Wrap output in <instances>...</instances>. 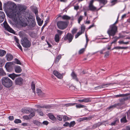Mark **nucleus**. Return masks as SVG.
Here are the masks:
<instances>
[{
  "mask_svg": "<svg viewBox=\"0 0 130 130\" xmlns=\"http://www.w3.org/2000/svg\"><path fill=\"white\" fill-rule=\"evenodd\" d=\"M85 36H86V44L85 46V48H86V46H87L88 42L89 40L87 38V35L86 34Z\"/></svg>",
  "mask_w": 130,
  "mask_h": 130,
  "instance_id": "obj_54",
  "label": "nucleus"
},
{
  "mask_svg": "<svg viewBox=\"0 0 130 130\" xmlns=\"http://www.w3.org/2000/svg\"><path fill=\"white\" fill-rule=\"evenodd\" d=\"M61 58V55H58L56 57L55 60V62L56 63H57L58 62L59 60Z\"/></svg>",
  "mask_w": 130,
  "mask_h": 130,
  "instance_id": "obj_33",
  "label": "nucleus"
},
{
  "mask_svg": "<svg viewBox=\"0 0 130 130\" xmlns=\"http://www.w3.org/2000/svg\"><path fill=\"white\" fill-rule=\"evenodd\" d=\"M118 3L117 0H112L111 2V6H113Z\"/></svg>",
  "mask_w": 130,
  "mask_h": 130,
  "instance_id": "obj_38",
  "label": "nucleus"
},
{
  "mask_svg": "<svg viewBox=\"0 0 130 130\" xmlns=\"http://www.w3.org/2000/svg\"><path fill=\"white\" fill-rule=\"evenodd\" d=\"M121 123H125L127 122V121L126 119L125 116L121 119Z\"/></svg>",
  "mask_w": 130,
  "mask_h": 130,
  "instance_id": "obj_35",
  "label": "nucleus"
},
{
  "mask_svg": "<svg viewBox=\"0 0 130 130\" xmlns=\"http://www.w3.org/2000/svg\"><path fill=\"white\" fill-rule=\"evenodd\" d=\"M127 48V47H120V46H116L114 48L112 49H126Z\"/></svg>",
  "mask_w": 130,
  "mask_h": 130,
  "instance_id": "obj_31",
  "label": "nucleus"
},
{
  "mask_svg": "<svg viewBox=\"0 0 130 130\" xmlns=\"http://www.w3.org/2000/svg\"><path fill=\"white\" fill-rule=\"evenodd\" d=\"M71 76L76 81H78V79L76 75L74 72H72L71 74Z\"/></svg>",
  "mask_w": 130,
  "mask_h": 130,
  "instance_id": "obj_25",
  "label": "nucleus"
},
{
  "mask_svg": "<svg viewBox=\"0 0 130 130\" xmlns=\"http://www.w3.org/2000/svg\"><path fill=\"white\" fill-rule=\"evenodd\" d=\"M23 117L24 119L26 120L30 119L29 116H23Z\"/></svg>",
  "mask_w": 130,
  "mask_h": 130,
  "instance_id": "obj_51",
  "label": "nucleus"
},
{
  "mask_svg": "<svg viewBox=\"0 0 130 130\" xmlns=\"http://www.w3.org/2000/svg\"><path fill=\"white\" fill-rule=\"evenodd\" d=\"M55 41L57 42H58L59 41V36L58 34H56L55 35Z\"/></svg>",
  "mask_w": 130,
  "mask_h": 130,
  "instance_id": "obj_27",
  "label": "nucleus"
},
{
  "mask_svg": "<svg viewBox=\"0 0 130 130\" xmlns=\"http://www.w3.org/2000/svg\"><path fill=\"white\" fill-rule=\"evenodd\" d=\"M5 63L4 59H0V67L4 65Z\"/></svg>",
  "mask_w": 130,
  "mask_h": 130,
  "instance_id": "obj_41",
  "label": "nucleus"
},
{
  "mask_svg": "<svg viewBox=\"0 0 130 130\" xmlns=\"http://www.w3.org/2000/svg\"><path fill=\"white\" fill-rule=\"evenodd\" d=\"M125 95V94H120L119 95H116L115 96L116 98L119 97H123Z\"/></svg>",
  "mask_w": 130,
  "mask_h": 130,
  "instance_id": "obj_47",
  "label": "nucleus"
},
{
  "mask_svg": "<svg viewBox=\"0 0 130 130\" xmlns=\"http://www.w3.org/2000/svg\"><path fill=\"white\" fill-rule=\"evenodd\" d=\"M14 122L16 123H21V121L20 119H17L15 120Z\"/></svg>",
  "mask_w": 130,
  "mask_h": 130,
  "instance_id": "obj_48",
  "label": "nucleus"
},
{
  "mask_svg": "<svg viewBox=\"0 0 130 130\" xmlns=\"http://www.w3.org/2000/svg\"><path fill=\"white\" fill-rule=\"evenodd\" d=\"M70 89L71 90H75V87L73 86H70Z\"/></svg>",
  "mask_w": 130,
  "mask_h": 130,
  "instance_id": "obj_56",
  "label": "nucleus"
},
{
  "mask_svg": "<svg viewBox=\"0 0 130 130\" xmlns=\"http://www.w3.org/2000/svg\"><path fill=\"white\" fill-rule=\"evenodd\" d=\"M6 74L3 69L0 68V75L3 76L6 75Z\"/></svg>",
  "mask_w": 130,
  "mask_h": 130,
  "instance_id": "obj_29",
  "label": "nucleus"
},
{
  "mask_svg": "<svg viewBox=\"0 0 130 130\" xmlns=\"http://www.w3.org/2000/svg\"><path fill=\"white\" fill-rule=\"evenodd\" d=\"M2 83L4 86L7 88H10L12 85V81L7 77H3Z\"/></svg>",
  "mask_w": 130,
  "mask_h": 130,
  "instance_id": "obj_3",
  "label": "nucleus"
},
{
  "mask_svg": "<svg viewBox=\"0 0 130 130\" xmlns=\"http://www.w3.org/2000/svg\"><path fill=\"white\" fill-rule=\"evenodd\" d=\"M62 18L63 19L66 20H69L71 18L70 17L66 15L62 16Z\"/></svg>",
  "mask_w": 130,
  "mask_h": 130,
  "instance_id": "obj_30",
  "label": "nucleus"
},
{
  "mask_svg": "<svg viewBox=\"0 0 130 130\" xmlns=\"http://www.w3.org/2000/svg\"><path fill=\"white\" fill-rule=\"evenodd\" d=\"M5 17V15L3 11H0V23L4 21Z\"/></svg>",
  "mask_w": 130,
  "mask_h": 130,
  "instance_id": "obj_18",
  "label": "nucleus"
},
{
  "mask_svg": "<svg viewBox=\"0 0 130 130\" xmlns=\"http://www.w3.org/2000/svg\"><path fill=\"white\" fill-rule=\"evenodd\" d=\"M36 107L37 108H49L52 107L53 106L52 105H44L42 106L40 105H35Z\"/></svg>",
  "mask_w": 130,
  "mask_h": 130,
  "instance_id": "obj_16",
  "label": "nucleus"
},
{
  "mask_svg": "<svg viewBox=\"0 0 130 130\" xmlns=\"http://www.w3.org/2000/svg\"><path fill=\"white\" fill-rule=\"evenodd\" d=\"M62 118L64 121H67L69 120V118L67 116H63Z\"/></svg>",
  "mask_w": 130,
  "mask_h": 130,
  "instance_id": "obj_46",
  "label": "nucleus"
},
{
  "mask_svg": "<svg viewBox=\"0 0 130 130\" xmlns=\"http://www.w3.org/2000/svg\"><path fill=\"white\" fill-rule=\"evenodd\" d=\"M77 29L76 28L73 29L72 31V33L73 35L76 33L77 31Z\"/></svg>",
  "mask_w": 130,
  "mask_h": 130,
  "instance_id": "obj_53",
  "label": "nucleus"
},
{
  "mask_svg": "<svg viewBox=\"0 0 130 130\" xmlns=\"http://www.w3.org/2000/svg\"><path fill=\"white\" fill-rule=\"evenodd\" d=\"M6 52L3 50L0 49V56H3L5 54H6Z\"/></svg>",
  "mask_w": 130,
  "mask_h": 130,
  "instance_id": "obj_28",
  "label": "nucleus"
},
{
  "mask_svg": "<svg viewBox=\"0 0 130 130\" xmlns=\"http://www.w3.org/2000/svg\"><path fill=\"white\" fill-rule=\"evenodd\" d=\"M35 113L34 112H31L29 115L30 119L35 116Z\"/></svg>",
  "mask_w": 130,
  "mask_h": 130,
  "instance_id": "obj_49",
  "label": "nucleus"
},
{
  "mask_svg": "<svg viewBox=\"0 0 130 130\" xmlns=\"http://www.w3.org/2000/svg\"><path fill=\"white\" fill-rule=\"evenodd\" d=\"M21 41L22 45L24 47L28 48L30 46L31 42L26 38H24Z\"/></svg>",
  "mask_w": 130,
  "mask_h": 130,
  "instance_id": "obj_6",
  "label": "nucleus"
},
{
  "mask_svg": "<svg viewBox=\"0 0 130 130\" xmlns=\"http://www.w3.org/2000/svg\"><path fill=\"white\" fill-rule=\"evenodd\" d=\"M3 24L4 27L7 31L14 34H15V32L9 26L6 22L5 21L4 22Z\"/></svg>",
  "mask_w": 130,
  "mask_h": 130,
  "instance_id": "obj_7",
  "label": "nucleus"
},
{
  "mask_svg": "<svg viewBox=\"0 0 130 130\" xmlns=\"http://www.w3.org/2000/svg\"><path fill=\"white\" fill-rule=\"evenodd\" d=\"M118 43L120 44H124V42L123 41H118Z\"/></svg>",
  "mask_w": 130,
  "mask_h": 130,
  "instance_id": "obj_63",
  "label": "nucleus"
},
{
  "mask_svg": "<svg viewBox=\"0 0 130 130\" xmlns=\"http://www.w3.org/2000/svg\"><path fill=\"white\" fill-rule=\"evenodd\" d=\"M43 123L45 125H47L48 124V122L47 121H44L43 122Z\"/></svg>",
  "mask_w": 130,
  "mask_h": 130,
  "instance_id": "obj_62",
  "label": "nucleus"
},
{
  "mask_svg": "<svg viewBox=\"0 0 130 130\" xmlns=\"http://www.w3.org/2000/svg\"><path fill=\"white\" fill-rule=\"evenodd\" d=\"M6 57L8 61L11 60L13 58V56L10 53H7L6 56Z\"/></svg>",
  "mask_w": 130,
  "mask_h": 130,
  "instance_id": "obj_19",
  "label": "nucleus"
},
{
  "mask_svg": "<svg viewBox=\"0 0 130 130\" xmlns=\"http://www.w3.org/2000/svg\"><path fill=\"white\" fill-rule=\"evenodd\" d=\"M83 19V16H80L78 19V23L80 24V21L82 20Z\"/></svg>",
  "mask_w": 130,
  "mask_h": 130,
  "instance_id": "obj_52",
  "label": "nucleus"
},
{
  "mask_svg": "<svg viewBox=\"0 0 130 130\" xmlns=\"http://www.w3.org/2000/svg\"><path fill=\"white\" fill-rule=\"evenodd\" d=\"M57 32L59 35H61L63 33V31L59 30H57Z\"/></svg>",
  "mask_w": 130,
  "mask_h": 130,
  "instance_id": "obj_55",
  "label": "nucleus"
},
{
  "mask_svg": "<svg viewBox=\"0 0 130 130\" xmlns=\"http://www.w3.org/2000/svg\"><path fill=\"white\" fill-rule=\"evenodd\" d=\"M57 118L58 120H59L60 121H61L62 120L63 115H57Z\"/></svg>",
  "mask_w": 130,
  "mask_h": 130,
  "instance_id": "obj_34",
  "label": "nucleus"
},
{
  "mask_svg": "<svg viewBox=\"0 0 130 130\" xmlns=\"http://www.w3.org/2000/svg\"><path fill=\"white\" fill-rule=\"evenodd\" d=\"M57 25L59 29L63 30L66 28L67 27L68 24L66 22L60 21L57 22Z\"/></svg>",
  "mask_w": 130,
  "mask_h": 130,
  "instance_id": "obj_5",
  "label": "nucleus"
},
{
  "mask_svg": "<svg viewBox=\"0 0 130 130\" xmlns=\"http://www.w3.org/2000/svg\"><path fill=\"white\" fill-rule=\"evenodd\" d=\"M94 2V0H91L89 3L88 7L89 10L94 11L96 10V7L94 6L93 5V3Z\"/></svg>",
  "mask_w": 130,
  "mask_h": 130,
  "instance_id": "obj_10",
  "label": "nucleus"
},
{
  "mask_svg": "<svg viewBox=\"0 0 130 130\" xmlns=\"http://www.w3.org/2000/svg\"><path fill=\"white\" fill-rule=\"evenodd\" d=\"M14 70L15 72L17 73H20L22 71V69L19 66H17L15 67Z\"/></svg>",
  "mask_w": 130,
  "mask_h": 130,
  "instance_id": "obj_22",
  "label": "nucleus"
},
{
  "mask_svg": "<svg viewBox=\"0 0 130 130\" xmlns=\"http://www.w3.org/2000/svg\"><path fill=\"white\" fill-rule=\"evenodd\" d=\"M34 109H32L29 108H26L24 109V112L26 113H29L30 112L34 111L35 110Z\"/></svg>",
  "mask_w": 130,
  "mask_h": 130,
  "instance_id": "obj_20",
  "label": "nucleus"
},
{
  "mask_svg": "<svg viewBox=\"0 0 130 130\" xmlns=\"http://www.w3.org/2000/svg\"><path fill=\"white\" fill-rule=\"evenodd\" d=\"M36 111H37L38 114L42 116H43V113L40 110L38 109L36 110Z\"/></svg>",
  "mask_w": 130,
  "mask_h": 130,
  "instance_id": "obj_37",
  "label": "nucleus"
},
{
  "mask_svg": "<svg viewBox=\"0 0 130 130\" xmlns=\"http://www.w3.org/2000/svg\"><path fill=\"white\" fill-rule=\"evenodd\" d=\"M37 93L38 95L40 97H43L44 96V94L39 89H37Z\"/></svg>",
  "mask_w": 130,
  "mask_h": 130,
  "instance_id": "obj_21",
  "label": "nucleus"
},
{
  "mask_svg": "<svg viewBox=\"0 0 130 130\" xmlns=\"http://www.w3.org/2000/svg\"><path fill=\"white\" fill-rule=\"evenodd\" d=\"M31 88L33 90V92L35 94V87L34 84L32 83L31 85Z\"/></svg>",
  "mask_w": 130,
  "mask_h": 130,
  "instance_id": "obj_39",
  "label": "nucleus"
},
{
  "mask_svg": "<svg viewBox=\"0 0 130 130\" xmlns=\"http://www.w3.org/2000/svg\"><path fill=\"white\" fill-rule=\"evenodd\" d=\"M83 99L84 100V102H88L91 101V100L89 98H85Z\"/></svg>",
  "mask_w": 130,
  "mask_h": 130,
  "instance_id": "obj_40",
  "label": "nucleus"
},
{
  "mask_svg": "<svg viewBox=\"0 0 130 130\" xmlns=\"http://www.w3.org/2000/svg\"><path fill=\"white\" fill-rule=\"evenodd\" d=\"M5 67L7 70L9 72H10L12 70V64L11 62H8L6 63Z\"/></svg>",
  "mask_w": 130,
  "mask_h": 130,
  "instance_id": "obj_9",
  "label": "nucleus"
},
{
  "mask_svg": "<svg viewBox=\"0 0 130 130\" xmlns=\"http://www.w3.org/2000/svg\"><path fill=\"white\" fill-rule=\"evenodd\" d=\"M85 107V106L81 104H78L76 105V107L77 108H83Z\"/></svg>",
  "mask_w": 130,
  "mask_h": 130,
  "instance_id": "obj_45",
  "label": "nucleus"
},
{
  "mask_svg": "<svg viewBox=\"0 0 130 130\" xmlns=\"http://www.w3.org/2000/svg\"><path fill=\"white\" fill-rule=\"evenodd\" d=\"M15 63L18 64H21V63L20 61L17 59H15Z\"/></svg>",
  "mask_w": 130,
  "mask_h": 130,
  "instance_id": "obj_44",
  "label": "nucleus"
},
{
  "mask_svg": "<svg viewBox=\"0 0 130 130\" xmlns=\"http://www.w3.org/2000/svg\"><path fill=\"white\" fill-rule=\"evenodd\" d=\"M53 74L58 78L61 79L63 77L62 74L56 70H54L53 71Z\"/></svg>",
  "mask_w": 130,
  "mask_h": 130,
  "instance_id": "obj_14",
  "label": "nucleus"
},
{
  "mask_svg": "<svg viewBox=\"0 0 130 130\" xmlns=\"http://www.w3.org/2000/svg\"><path fill=\"white\" fill-rule=\"evenodd\" d=\"M100 3H102L104 5L106 4L107 2L106 0H98Z\"/></svg>",
  "mask_w": 130,
  "mask_h": 130,
  "instance_id": "obj_36",
  "label": "nucleus"
},
{
  "mask_svg": "<svg viewBox=\"0 0 130 130\" xmlns=\"http://www.w3.org/2000/svg\"><path fill=\"white\" fill-rule=\"evenodd\" d=\"M117 27L116 26L110 25L107 31V33L110 37V36H114L117 32Z\"/></svg>",
  "mask_w": 130,
  "mask_h": 130,
  "instance_id": "obj_4",
  "label": "nucleus"
},
{
  "mask_svg": "<svg viewBox=\"0 0 130 130\" xmlns=\"http://www.w3.org/2000/svg\"><path fill=\"white\" fill-rule=\"evenodd\" d=\"M100 125V123H98L97 124H94L93 126V128H95L98 126H99Z\"/></svg>",
  "mask_w": 130,
  "mask_h": 130,
  "instance_id": "obj_43",
  "label": "nucleus"
},
{
  "mask_svg": "<svg viewBox=\"0 0 130 130\" xmlns=\"http://www.w3.org/2000/svg\"><path fill=\"white\" fill-rule=\"evenodd\" d=\"M75 124V123L74 121H71L70 123L66 122L65 124H63V126L65 127L69 126L70 128L73 127Z\"/></svg>",
  "mask_w": 130,
  "mask_h": 130,
  "instance_id": "obj_13",
  "label": "nucleus"
},
{
  "mask_svg": "<svg viewBox=\"0 0 130 130\" xmlns=\"http://www.w3.org/2000/svg\"><path fill=\"white\" fill-rule=\"evenodd\" d=\"M113 83L104 84L102 86H99L97 87H95V89H98L102 88H105L106 87H107L110 86V85H113Z\"/></svg>",
  "mask_w": 130,
  "mask_h": 130,
  "instance_id": "obj_15",
  "label": "nucleus"
},
{
  "mask_svg": "<svg viewBox=\"0 0 130 130\" xmlns=\"http://www.w3.org/2000/svg\"><path fill=\"white\" fill-rule=\"evenodd\" d=\"M73 37V35H72L70 33H68L66 35L64 38V39L66 40L68 39L69 41V42H70L72 41Z\"/></svg>",
  "mask_w": 130,
  "mask_h": 130,
  "instance_id": "obj_12",
  "label": "nucleus"
},
{
  "mask_svg": "<svg viewBox=\"0 0 130 130\" xmlns=\"http://www.w3.org/2000/svg\"><path fill=\"white\" fill-rule=\"evenodd\" d=\"M48 116L49 118L54 121H55L56 120V119L55 117L51 113L48 114Z\"/></svg>",
  "mask_w": 130,
  "mask_h": 130,
  "instance_id": "obj_23",
  "label": "nucleus"
},
{
  "mask_svg": "<svg viewBox=\"0 0 130 130\" xmlns=\"http://www.w3.org/2000/svg\"><path fill=\"white\" fill-rule=\"evenodd\" d=\"M94 26V24H92L91 25H90L88 28V29H89L91 28L92 27Z\"/></svg>",
  "mask_w": 130,
  "mask_h": 130,
  "instance_id": "obj_64",
  "label": "nucleus"
},
{
  "mask_svg": "<svg viewBox=\"0 0 130 130\" xmlns=\"http://www.w3.org/2000/svg\"><path fill=\"white\" fill-rule=\"evenodd\" d=\"M14 4L10 2H9L4 4L5 9L8 13L9 17L12 19L17 24H20V20L19 18H16L17 16L19 15L16 10L14 8Z\"/></svg>",
  "mask_w": 130,
  "mask_h": 130,
  "instance_id": "obj_2",
  "label": "nucleus"
},
{
  "mask_svg": "<svg viewBox=\"0 0 130 130\" xmlns=\"http://www.w3.org/2000/svg\"><path fill=\"white\" fill-rule=\"evenodd\" d=\"M75 104H76L75 103H70L64 104L63 105V106L66 107H68L74 105Z\"/></svg>",
  "mask_w": 130,
  "mask_h": 130,
  "instance_id": "obj_26",
  "label": "nucleus"
},
{
  "mask_svg": "<svg viewBox=\"0 0 130 130\" xmlns=\"http://www.w3.org/2000/svg\"><path fill=\"white\" fill-rule=\"evenodd\" d=\"M89 119V118L87 117H85L81 119L82 121H84L85 120H88Z\"/></svg>",
  "mask_w": 130,
  "mask_h": 130,
  "instance_id": "obj_58",
  "label": "nucleus"
},
{
  "mask_svg": "<svg viewBox=\"0 0 130 130\" xmlns=\"http://www.w3.org/2000/svg\"><path fill=\"white\" fill-rule=\"evenodd\" d=\"M17 45L18 47L20 49L21 51L22 50V47L20 45V44L19 43L17 44Z\"/></svg>",
  "mask_w": 130,
  "mask_h": 130,
  "instance_id": "obj_59",
  "label": "nucleus"
},
{
  "mask_svg": "<svg viewBox=\"0 0 130 130\" xmlns=\"http://www.w3.org/2000/svg\"><path fill=\"white\" fill-rule=\"evenodd\" d=\"M117 105V104H115L113 105L110 106L108 107L107 108V110H111L113 108H114L116 107Z\"/></svg>",
  "mask_w": 130,
  "mask_h": 130,
  "instance_id": "obj_32",
  "label": "nucleus"
},
{
  "mask_svg": "<svg viewBox=\"0 0 130 130\" xmlns=\"http://www.w3.org/2000/svg\"><path fill=\"white\" fill-rule=\"evenodd\" d=\"M24 83V80L21 77H18L15 80V84L16 85L21 86Z\"/></svg>",
  "mask_w": 130,
  "mask_h": 130,
  "instance_id": "obj_8",
  "label": "nucleus"
},
{
  "mask_svg": "<svg viewBox=\"0 0 130 130\" xmlns=\"http://www.w3.org/2000/svg\"><path fill=\"white\" fill-rule=\"evenodd\" d=\"M19 10H16L17 12H18L19 15L17 16V18H19L20 20V24H17L15 23L17 27L21 26L23 27H25L28 25L30 28H31L34 27L36 25L35 21V18L31 15H29L28 16L24 15V12L25 10L27 9V7L25 6L19 4L17 6Z\"/></svg>",
  "mask_w": 130,
  "mask_h": 130,
  "instance_id": "obj_1",
  "label": "nucleus"
},
{
  "mask_svg": "<svg viewBox=\"0 0 130 130\" xmlns=\"http://www.w3.org/2000/svg\"><path fill=\"white\" fill-rule=\"evenodd\" d=\"M14 40L15 41V42L17 43V44L19 43V40L18 38L16 37H14Z\"/></svg>",
  "mask_w": 130,
  "mask_h": 130,
  "instance_id": "obj_57",
  "label": "nucleus"
},
{
  "mask_svg": "<svg viewBox=\"0 0 130 130\" xmlns=\"http://www.w3.org/2000/svg\"><path fill=\"white\" fill-rule=\"evenodd\" d=\"M119 121V120L117 119H116V120L113 122H112L111 124V125H115L116 124V123L117 122H118Z\"/></svg>",
  "mask_w": 130,
  "mask_h": 130,
  "instance_id": "obj_42",
  "label": "nucleus"
},
{
  "mask_svg": "<svg viewBox=\"0 0 130 130\" xmlns=\"http://www.w3.org/2000/svg\"><path fill=\"white\" fill-rule=\"evenodd\" d=\"M85 51V49L84 48H83L79 51V53L80 54H82Z\"/></svg>",
  "mask_w": 130,
  "mask_h": 130,
  "instance_id": "obj_50",
  "label": "nucleus"
},
{
  "mask_svg": "<svg viewBox=\"0 0 130 130\" xmlns=\"http://www.w3.org/2000/svg\"><path fill=\"white\" fill-rule=\"evenodd\" d=\"M20 74H16L14 73L11 74H9L8 76L10 77L13 80H14L15 78L19 76H20Z\"/></svg>",
  "mask_w": 130,
  "mask_h": 130,
  "instance_id": "obj_17",
  "label": "nucleus"
},
{
  "mask_svg": "<svg viewBox=\"0 0 130 130\" xmlns=\"http://www.w3.org/2000/svg\"><path fill=\"white\" fill-rule=\"evenodd\" d=\"M36 19L39 25L41 26L43 23V21H41V19L39 17L37 16L36 17Z\"/></svg>",
  "mask_w": 130,
  "mask_h": 130,
  "instance_id": "obj_24",
  "label": "nucleus"
},
{
  "mask_svg": "<svg viewBox=\"0 0 130 130\" xmlns=\"http://www.w3.org/2000/svg\"><path fill=\"white\" fill-rule=\"evenodd\" d=\"M85 26L83 25H82L81 27V31L80 32H78L75 36V38H77L80 35L83 33L85 31Z\"/></svg>",
  "mask_w": 130,
  "mask_h": 130,
  "instance_id": "obj_11",
  "label": "nucleus"
},
{
  "mask_svg": "<svg viewBox=\"0 0 130 130\" xmlns=\"http://www.w3.org/2000/svg\"><path fill=\"white\" fill-rule=\"evenodd\" d=\"M9 119L10 120H12L14 119V117L13 116H10L9 117Z\"/></svg>",
  "mask_w": 130,
  "mask_h": 130,
  "instance_id": "obj_60",
  "label": "nucleus"
},
{
  "mask_svg": "<svg viewBox=\"0 0 130 130\" xmlns=\"http://www.w3.org/2000/svg\"><path fill=\"white\" fill-rule=\"evenodd\" d=\"M109 55V52H106L105 53V57H107Z\"/></svg>",
  "mask_w": 130,
  "mask_h": 130,
  "instance_id": "obj_61",
  "label": "nucleus"
}]
</instances>
